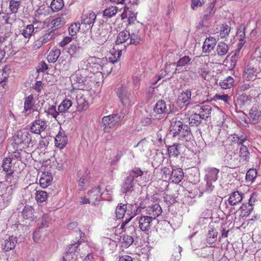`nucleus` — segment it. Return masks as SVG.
I'll return each mask as SVG.
<instances>
[{"instance_id":"4c0bfd02","label":"nucleus","mask_w":261,"mask_h":261,"mask_svg":"<svg viewBox=\"0 0 261 261\" xmlns=\"http://www.w3.org/2000/svg\"><path fill=\"white\" fill-rule=\"evenodd\" d=\"M38 23L33 22V24L27 25L22 31V35L27 39H29L35 31L34 25Z\"/></svg>"},{"instance_id":"338daca9","label":"nucleus","mask_w":261,"mask_h":261,"mask_svg":"<svg viewBox=\"0 0 261 261\" xmlns=\"http://www.w3.org/2000/svg\"><path fill=\"white\" fill-rule=\"evenodd\" d=\"M240 209H241L242 211V212H244V216H248L250 213L252 212V211H253V206L252 205H250L249 204H243L241 207H240Z\"/></svg>"},{"instance_id":"4be33fe9","label":"nucleus","mask_w":261,"mask_h":261,"mask_svg":"<svg viewBox=\"0 0 261 261\" xmlns=\"http://www.w3.org/2000/svg\"><path fill=\"white\" fill-rule=\"evenodd\" d=\"M208 64L204 63L202 64L200 67L197 69V72L199 76L205 80L209 81L211 79L212 76L209 68L207 67Z\"/></svg>"},{"instance_id":"6e6552de","label":"nucleus","mask_w":261,"mask_h":261,"mask_svg":"<svg viewBox=\"0 0 261 261\" xmlns=\"http://www.w3.org/2000/svg\"><path fill=\"white\" fill-rule=\"evenodd\" d=\"M126 110L122 109L120 114H112L105 116L102 119V123L104 125L109 126L110 128L117 125L123 118Z\"/></svg>"},{"instance_id":"774afa93","label":"nucleus","mask_w":261,"mask_h":261,"mask_svg":"<svg viewBox=\"0 0 261 261\" xmlns=\"http://www.w3.org/2000/svg\"><path fill=\"white\" fill-rule=\"evenodd\" d=\"M257 172L254 169H249L246 175V179L248 181H252L256 176Z\"/></svg>"},{"instance_id":"f704fd0d","label":"nucleus","mask_w":261,"mask_h":261,"mask_svg":"<svg viewBox=\"0 0 261 261\" xmlns=\"http://www.w3.org/2000/svg\"><path fill=\"white\" fill-rule=\"evenodd\" d=\"M251 88L250 84H244L239 87L237 89V92L240 94V99L244 101H247L248 100V96L244 95L243 93L244 91L248 90Z\"/></svg>"},{"instance_id":"052dcab7","label":"nucleus","mask_w":261,"mask_h":261,"mask_svg":"<svg viewBox=\"0 0 261 261\" xmlns=\"http://www.w3.org/2000/svg\"><path fill=\"white\" fill-rule=\"evenodd\" d=\"M80 26L81 24L79 22L71 24L69 27L68 29L69 35L71 36H73L76 35L80 29Z\"/></svg>"},{"instance_id":"cd10ccee","label":"nucleus","mask_w":261,"mask_h":261,"mask_svg":"<svg viewBox=\"0 0 261 261\" xmlns=\"http://www.w3.org/2000/svg\"><path fill=\"white\" fill-rule=\"evenodd\" d=\"M17 243L16 237L14 236H9L7 239H6L3 245V249L5 251H9L13 249Z\"/></svg>"},{"instance_id":"bb28decb","label":"nucleus","mask_w":261,"mask_h":261,"mask_svg":"<svg viewBox=\"0 0 261 261\" xmlns=\"http://www.w3.org/2000/svg\"><path fill=\"white\" fill-rule=\"evenodd\" d=\"M56 146L59 148H63L67 144V137L64 132H60L55 139Z\"/></svg>"},{"instance_id":"4d7b16f0","label":"nucleus","mask_w":261,"mask_h":261,"mask_svg":"<svg viewBox=\"0 0 261 261\" xmlns=\"http://www.w3.org/2000/svg\"><path fill=\"white\" fill-rule=\"evenodd\" d=\"M45 113H46L47 116L51 115L52 117L56 119L60 112L57 111L55 106H51L48 109L45 110Z\"/></svg>"},{"instance_id":"a19ab883","label":"nucleus","mask_w":261,"mask_h":261,"mask_svg":"<svg viewBox=\"0 0 261 261\" xmlns=\"http://www.w3.org/2000/svg\"><path fill=\"white\" fill-rule=\"evenodd\" d=\"M121 246L125 248H128L134 242V239L132 236L123 234L120 238Z\"/></svg>"},{"instance_id":"3c124183","label":"nucleus","mask_w":261,"mask_h":261,"mask_svg":"<svg viewBox=\"0 0 261 261\" xmlns=\"http://www.w3.org/2000/svg\"><path fill=\"white\" fill-rule=\"evenodd\" d=\"M63 6V0H53L50 4V8L55 12L59 11Z\"/></svg>"},{"instance_id":"680f3d73","label":"nucleus","mask_w":261,"mask_h":261,"mask_svg":"<svg viewBox=\"0 0 261 261\" xmlns=\"http://www.w3.org/2000/svg\"><path fill=\"white\" fill-rule=\"evenodd\" d=\"M81 243V241L78 240L77 242H74V243L69 245L67 248V255H68L69 254H71L72 253H74L76 251L78 246Z\"/></svg>"},{"instance_id":"ea45409f","label":"nucleus","mask_w":261,"mask_h":261,"mask_svg":"<svg viewBox=\"0 0 261 261\" xmlns=\"http://www.w3.org/2000/svg\"><path fill=\"white\" fill-rule=\"evenodd\" d=\"M219 170L215 168L208 169L206 174V179L209 181H215L218 178Z\"/></svg>"},{"instance_id":"09e8293b","label":"nucleus","mask_w":261,"mask_h":261,"mask_svg":"<svg viewBox=\"0 0 261 261\" xmlns=\"http://www.w3.org/2000/svg\"><path fill=\"white\" fill-rule=\"evenodd\" d=\"M245 28L244 25H241L237 31V36L238 37L240 40V44L242 46L244 44L245 38Z\"/></svg>"},{"instance_id":"0e129e2a","label":"nucleus","mask_w":261,"mask_h":261,"mask_svg":"<svg viewBox=\"0 0 261 261\" xmlns=\"http://www.w3.org/2000/svg\"><path fill=\"white\" fill-rule=\"evenodd\" d=\"M20 6V2L11 0L9 3V8L12 13H16Z\"/></svg>"},{"instance_id":"473e14b6","label":"nucleus","mask_w":261,"mask_h":261,"mask_svg":"<svg viewBox=\"0 0 261 261\" xmlns=\"http://www.w3.org/2000/svg\"><path fill=\"white\" fill-rule=\"evenodd\" d=\"M203 119L196 112L192 114L189 118V123L191 126H199Z\"/></svg>"},{"instance_id":"69168bd1","label":"nucleus","mask_w":261,"mask_h":261,"mask_svg":"<svg viewBox=\"0 0 261 261\" xmlns=\"http://www.w3.org/2000/svg\"><path fill=\"white\" fill-rule=\"evenodd\" d=\"M50 177L45 176L39 179L40 185L43 188H45L51 184Z\"/></svg>"},{"instance_id":"58836bf2","label":"nucleus","mask_w":261,"mask_h":261,"mask_svg":"<svg viewBox=\"0 0 261 261\" xmlns=\"http://www.w3.org/2000/svg\"><path fill=\"white\" fill-rule=\"evenodd\" d=\"M182 248L177 245H175L172 250V255L171 257V261H178L181 258V252Z\"/></svg>"},{"instance_id":"423d86ee","label":"nucleus","mask_w":261,"mask_h":261,"mask_svg":"<svg viewBox=\"0 0 261 261\" xmlns=\"http://www.w3.org/2000/svg\"><path fill=\"white\" fill-rule=\"evenodd\" d=\"M90 60L92 64V73L99 72L100 73L105 72H110L109 69H107L110 65V63L107 61L106 58H98L95 57H92Z\"/></svg>"},{"instance_id":"5fc2aeb1","label":"nucleus","mask_w":261,"mask_h":261,"mask_svg":"<svg viewBox=\"0 0 261 261\" xmlns=\"http://www.w3.org/2000/svg\"><path fill=\"white\" fill-rule=\"evenodd\" d=\"M117 12V8L115 6H111L106 8L103 12V15L108 18H111L115 15Z\"/></svg>"},{"instance_id":"79ce46f5","label":"nucleus","mask_w":261,"mask_h":261,"mask_svg":"<svg viewBox=\"0 0 261 261\" xmlns=\"http://www.w3.org/2000/svg\"><path fill=\"white\" fill-rule=\"evenodd\" d=\"M180 146L179 144H174L168 147V151L169 156L176 157L180 153Z\"/></svg>"},{"instance_id":"2f4dec72","label":"nucleus","mask_w":261,"mask_h":261,"mask_svg":"<svg viewBox=\"0 0 261 261\" xmlns=\"http://www.w3.org/2000/svg\"><path fill=\"white\" fill-rule=\"evenodd\" d=\"M122 55V50L119 49L118 48H117V50L116 49H114V50L112 52L111 56L109 57L110 65L109 66V70L110 72L112 70L111 64L114 63L119 61L120 60V57Z\"/></svg>"},{"instance_id":"c756f323","label":"nucleus","mask_w":261,"mask_h":261,"mask_svg":"<svg viewBox=\"0 0 261 261\" xmlns=\"http://www.w3.org/2000/svg\"><path fill=\"white\" fill-rule=\"evenodd\" d=\"M184 173L181 168H176L172 170L170 179L172 182L179 183L183 178Z\"/></svg>"},{"instance_id":"412c9836","label":"nucleus","mask_w":261,"mask_h":261,"mask_svg":"<svg viewBox=\"0 0 261 261\" xmlns=\"http://www.w3.org/2000/svg\"><path fill=\"white\" fill-rule=\"evenodd\" d=\"M191 63V58L189 56H185L181 58L176 63H174L172 64V66H176L174 73L180 72L182 70V68Z\"/></svg>"},{"instance_id":"6ab92c4d","label":"nucleus","mask_w":261,"mask_h":261,"mask_svg":"<svg viewBox=\"0 0 261 261\" xmlns=\"http://www.w3.org/2000/svg\"><path fill=\"white\" fill-rule=\"evenodd\" d=\"M194 111L196 112L203 119H206L210 116L212 112V107L210 105H196L193 107Z\"/></svg>"},{"instance_id":"c9c22d12","label":"nucleus","mask_w":261,"mask_h":261,"mask_svg":"<svg viewBox=\"0 0 261 261\" xmlns=\"http://www.w3.org/2000/svg\"><path fill=\"white\" fill-rule=\"evenodd\" d=\"M130 33L126 30L121 32L116 39V45H119L125 42L130 37Z\"/></svg>"},{"instance_id":"aec40b11","label":"nucleus","mask_w":261,"mask_h":261,"mask_svg":"<svg viewBox=\"0 0 261 261\" xmlns=\"http://www.w3.org/2000/svg\"><path fill=\"white\" fill-rule=\"evenodd\" d=\"M128 210L130 211V215L128 218H125V220L122 223L121 228L124 229L125 225L137 215L141 212V208H139V205L136 204H128Z\"/></svg>"},{"instance_id":"f03ea898","label":"nucleus","mask_w":261,"mask_h":261,"mask_svg":"<svg viewBox=\"0 0 261 261\" xmlns=\"http://www.w3.org/2000/svg\"><path fill=\"white\" fill-rule=\"evenodd\" d=\"M33 141L31 134L26 130L17 131L13 137L12 145L17 150L22 149L33 147Z\"/></svg>"},{"instance_id":"49530a36","label":"nucleus","mask_w":261,"mask_h":261,"mask_svg":"<svg viewBox=\"0 0 261 261\" xmlns=\"http://www.w3.org/2000/svg\"><path fill=\"white\" fill-rule=\"evenodd\" d=\"M247 140V137L245 134H234L232 137V142L238 145H243V143Z\"/></svg>"},{"instance_id":"b1692460","label":"nucleus","mask_w":261,"mask_h":261,"mask_svg":"<svg viewBox=\"0 0 261 261\" xmlns=\"http://www.w3.org/2000/svg\"><path fill=\"white\" fill-rule=\"evenodd\" d=\"M154 112L158 114L169 113V109H168L165 102L164 100H159L156 102L154 108Z\"/></svg>"},{"instance_id":"9d476101","label":"nucleus","mask_w":261,"mask_h":261,"mask_svg":"<svg viewBox=\"0 0 261 261\" xmlns=\"http://www.w3.org/2000/svg\"><path fill=\"white\" fill-rule=\"evenodd\" d=\"M34 118H36V119L31 123L30 130L33 134H40L46 128L47 122L40 118V114L37 117H34Z\"/></svg>"},{"instance_id":"de8ad7c7","label":"nucleus","mask_w":261,"mask_h":261,"mask_svg":"<svg viewBox=\"0 0 261 261\" xmlns=\"http://www.w3.org/2000/svg\"><path fill=\"white\" fill-rule=\"evenodd\" d=\"M48 195L47 193L44 191L38 190L35 193V199L37 202H43L46 200Z\"/></svg>"},{"instance_id":"1a4fd4ad","label":"nucleus","mask_w":261,"mask_h":261,"mask_svg":"<svg viewBox=\"0 0 261 261\" xmlns=\"http://www.w3.org/2000/svg\"><path fill=\"white\" fill-rule=\"evenodd\" d=\"M70 98L73 101H75L77 109L79 111L86 110L88 107V102L84 97V94L79 90L70 91Z\"/></svg>"},{"instance_id":"a211bd4d","label":"nucleus","mask_w":261,"mask_h":261,"mask_svg":"<svg viewBox=\"0 0 261 261\" xmlns=\"http://www.w3.org/2000/svg\"><path fill=\"white\" fill-rule=\"evenodd\" d=\"M144 211H146L147 216L154 220L162 214V210L158 203H155L151 206H148Z\"/></svg>"},{"instance_id":"7c9ffc66","label":"nucleus","mask_w":261,"mask_h":261,"mask_svg":"<svg viewBox=\"0 0 261 261\" xmlns=\"http://www.w3.org/2000/svg\"><path fill=\"white\" fill-rule=\"evenodd\" d=\"M61 55V50L57 47H54L48 53L47 60L49 63H55Z\"/></svg>"},{"instance_id":"0eeeda50","label":"nucleus","mask_w":261,"mask_h":261,"mask_svg":"<svg viewBox=\"0 0 261 261\" xmlns=\"http://www.w3.org/2000/svg\"><path fill=\"white\" fill-rule=\"evenodd\" d=\"M109 29L102 25L97 30L91 31V38L99 44H103L109 37Z\"/></svg>"},{"instance_id":"dca6fc26","label":"nucleus","mask_w":261,"mask_h":261,"mask_svg":"<svg viewBox=\"0 0 261 261\" xmlns=\"http://www.w3.org/2000/svg\"><path fill=\"white\" fill-rule=\"evenodd\" d=\"M136 223L138 224V227L144 232L149 231L152 225L153 220L147 216H141L137 217L135 219Z\"/></svg>"},{"instance_id":"e2e57ef3","label":"nucleus","mask_w":261,"mask_h":261,"mask_svg":"<svg viewBox=\"0 0 261 261\" xmlns=\"http://www.w3.org/2000/svg\"><path fill=\"white\" fill-rule=\"evenodd\" d=\"M81 243V241L78 240L77 242H74V243L69 245L67 248V255H68L69 254H71L72 253H74L76 251L78 246Z\"/></svg>"},{"instance_id":"bf43d9fd","label":"nucleus","mask_w":261,"mask_h":261,"mask_svg":"<svg viewBox=\"0 0 261 261\" xmlns=\"http://www.w3.org/2000/svg\"><path fill=\"white\" fill-rule=\"evenodd\" d=\"M52 25L55 28V29L57 30L58 28L61 27L65 23V20L63 17H59L52 21Z\"/></svg>"},{"instance_id":"13d9d810","label":"nucleus","mask_w":261,"mask_h":261,"mask_svg":"<svg viewBox=\"0 0 261 261\" xmlns=\"http://www.w3.org/2000/svg\"><path fill=\"white\" fill-rule=\"evenodd\" d=\"M250 153L247 148V147L242 145L240 149V156L244 160L246 161L249 158Z\"/></svg>"},{"instance_id":"603ef678","label":"nucleus","mask_w":261,"mask_h":261,"mask_svg":"<svg viewBox=\"0 0 261 261\" xmlns=\"http://www.w3.org/2000/svg\"><path fill=\"white\" fill-rule=\"evenodd\" d=\"M230 31V28L229 25L226 24H223L220 29L219 37L221 38H224L227 37Z\"/></svg>"},{"instance_id":"c03bdc74","label":"nucleus","mask_w":261,"mask_h":261,"mask_svg":"<svg viewBox=\"0 0 261 261\" xmlns=\"http://www.w3.org/2000/svg\"><path fill=\"white\" fill-rule=\"evenodd\" d=\"M191 97V91L190 89H187L182 91L178 97V100L182 103H186Z\"/></svg>"},{"instance_id":"f257e3e1","label":"nucleus","mask_w":261,"mask_h":261,"mask_svg":"<svg viewBox=\"0 0 261 261\" xmlns=\"http://www.w3.org/2000/svg\"><path fill=\"white\" fill-rule=\"evenodd\" d=\"M144 172L139 168L135 167L129 172L128 176L126 177L121 188V192L123 193L132 190L134 185V180L140 186H145L146 180H142L141 179L144 177Z\"/></svg>"},{"instance_id":"39448f33","label":"nucleus","mask_w":261,"mask_h":261,"mask_svg":"<svg viewBox=\"0 0 261 261\" xmlns=\"http://www.w3.org/2000/svg\"><path fill=\"white\" fill-rule=\"evenodd\" d=\"M15 187L13 184L6 187L2 183L0 184V210L4 209L9 204Z\"/></svg>"},{"instance_id":"7ed1b4c3","label":"nucleus","mask_w":261,"mask_h":261,"mask_svg":"<svg viewBox=\"0 0 261 261\" xmlns=\"http://www.w3.org/2000/svg\"><path fill=\"white\" fill-rule=\"evenodd\" d=\"M37 100L31 94L24 99V107L22 112L25 117L33 119L34 117L39 116L40 106Z\"/></svg>"},{"instance_id":"c85d7f7f","label":"nucleus","mask_w":261,"mask_h":261,"mask_svg":"<svg viewBox=\"0 0 261 261\" xmlns=\"http://www.w3.org/2000/svg\"><path fill=\"white\" fill-rule=\"evenodd\" d=\"M243 195L241 192L235 191L231 193L228 199V202L231 205H235L240 203L243 199Z\"/></svg>"},{"instance_id":"f8f14e48","label":"nucleus","mask_w":261,"mask_h":261,"mask_svg":"<svg viewBox=\"0 0 261 261\" xmlns=\"http://www.w3.org/2000/svg\"><path fill=\"white\" fill-rule=\"evenodd\" d=\"M12 166V160L11 158H6L4 159L3 168L4 170L6 172L10 171L9 173H6V180L7 182L10 184H13L14 186L15 185L17 179L16 178H13V172L11 170V167Z\"/></svg>"},{"instance_id":"37998d69","label":"nucleus","mask_w":261,"mask_h":261,"mask_svg":"<svg viewBox=\"0 0 261 261\" xmlns=\"http://www.w3.org/2000/svg\"><path fill=\"white\" fill-rule=\"evenodd\" d=\"M250 119L253 123L258 122L261 118V111L257 109H251L249 112Z\"/></svg>"},{"instance_id":"5701e85b","label":"nucleus","mask_w":261,"mask_h":261,"mask_svg":"<svg viewBox=\"0 0 261 261\" xmlns=\"http://www.w3.org/2000/svg\"><path fill=\"white\" fill-rule=\"evenodd\" d=\"M73 103H74V102L72 98H70V94H69L59 106L58 111L60 113H64L67 111Z\"/></svg>"},{"instance_id":"a878e982","label":"nucleus","mask_w":261,"mask_h":261,"mask_svg":"<svg viewBox=\"0 0 261 261\" xmlns=\"http://www.w3.org/2000/svg\"><path fill=\"white\" fill-rule=\"evenodd\" d=\"M256 70V69L253 66L250 65H248L244 71V78L248 81H253L255 80L257 76Z\"/></svg>"},{"instance_id":"864d4df0","label":"nucleus","mask_w":261,"mask_h":261,"mask_svg":"<svg viewBox=\"0 0 261 261\" xmlns=\"http://www.w3.org/2000/svg\"><path fill=\"white\" fill-rule=\"evenodd\" d=\"M125 204H122L120 203L116 207V217L117 219H122L125 215Z\"/></svg>"},{"instance_id":"e433bc0d","label":"nucleus","mask_w":261,"mask_h":261,"mask_svg":"<svg viewBox=\"0 0 261 261\" xmlns=\"http://www.w3.org/2000/svg\"><path fill=\"white\" fill-rule=\"evenodd\" d=\"M234 85V80L231 76H228L219 83L220 87L224 89H230Z\"/></svg>"},{"instance_id":"2eb2a0df","label":"nucleus","mask_w":261,"mask_h":261,"mask_svg":"<svg viewBox=\"0 0 261 261\" xmlns=\"http://www.w3.org/2000/svg\"><path fill=\"white\" fill-rule=\"evenodd\" d=\"M103 187L102 184L99 185L97 187L92 188L88 192V196L90 200L93 204H95L96 201H99L101 199H106L105 194L101 193V190Z\"/></svg>"},{"instance_id":"6e6d98bb","label":"nucleus","mask_w":261,"mask_h":261,"mask_svg":"<svg viewBox=\"0 0 261 261\" xmlns=\"http://www.w3.org/2000/svg\"><path fill=\"white\" fill-rule=\"evenodd\" d=\"M212 230H210L207 235L206 241L207 242L211 244L213 243L216 240L217 232L211 228Z\"/></svg>"},{"instance_id":"ddd939ff","label":"nucleus","mask_w":261,"mask_h":261,"mask_svg":"<svg viewBox=\"0 0 261 261\" xmlns=\"http://www.w3.org/2000/svg\"><path fill=\"white\" fill-rule=\"evenodd\" d=\"M96 17V15L93 12H86L81 16L80 24L84 27L87 30L91 29L95 21Z\"/></svg>"},{"instance_id":"f3484780","label":"nucleus","mask_w":261,"mask_h":261,"mask_svg":"<svg viewBox=\"0 0 261 261\" xmlns=\"http://www.w3.org/2000/svg\"><path fill=\"white\" fill-rule=\"evenodd\" d=\"M92 57H89L87 59H84L81 61L79 66V73H82L84 75L90 76L92 72V64L89 61H91Z\"/></svg>"},{"instance_id":"20e7f679","label":"nucleus","mask_w":261,"mask_h":261,"mask_svg":"<svg viewBox=\"0 0 261 261\" xmlns=\"http://www.w3.org/2000/svg\"><path fill=\"white\" fill-rule=\"evenodd\" d=\"M170 131L174 137L177 136L179 140L187 141L190 139V128L188 125L183 124L180 121L172 122L170 126Z\"/></svg>"},{"instance_id":"8fccbe9b","label":"nucleus","mask_w":261,"mask_h":261,"mask_svg":"<svg viewBox=\"0 0 261 261\" xmlns=\"http://www.w3.org/2000/svg\"><path fill=\"white\" fill-rule=\"evenodd\" d=\"M57 34V31L56 29L51 30L45 34L43 36L41 37L42 40L46 43L50 40H51L55 38Z\"/></svg>"},{"instance_id":"393cba45","label":"nucleus","mask_w":261,"mask_h":261,"mask_svg":"<svg viewBox=\"0 0 261 261\" xmlns=\"http://www.w3.org/2000/svg\"><path fill=\"white\" fill-rule=\"evenodd\" d=\"M216 42V39L214 37L206 38L202 46L203 52L208 53L214 49Z\"/></svg>"},{"instance_id":"4468645a","label":"nucleus","mask_w":261,"mask_h":261,"mask_svg":"<svg viewBox=\"0 0 261 261\" xmlns=\"http://www.w3.org/2000/svg\"><path fill=\"white\" fill-rule=\"evenodd\" d=\"M88 75H84L82 73H79L78 70L76 73L71 76V82L75 89L84 90L85 88L86 78Z\"/></svg>"},{"instance_id":"9b49d317","label":"nucleus","mask_w":261,"mask_h":261,"mask_svg":"<svg viewBox=\"0 0 261 261\" xmlns=\"http://www.w3.org/2000/svg\"><path fill=\"white\" fill-rule=\"evenodd\" d=\"M117 95L124 107H128L132 104L131 94L125 87L118 88L117 91Z\"/></svg>"},{"instance_id":"a18cd8bd","label":"nucleus","mask_w":261,"mask_h":261,"mask_svg":"<svg viewBox=\"0 0 261 261\" xmlns=\"http://www.w3.org/2000/svg\"><path fill=\"white\" fill-rule=\"evenodd\" d=\"M241 56V54L240 53V48H239L235 50V52L232 54L230 57V66L229 67V68L231 69L234 68L236 65L238 59L240 58Z\"/></svg>"},{"instance_id":"72a5a7b5","label":"nucleus","mask_w":261,"mask_h":261,"mask_svg":"<svg viewBox=\"0 0 261 261\" xmlns=\"http://www.w3.org/2000/svg\"><path fill=\"white\" fill-rule=\"evenodd\" d=\"M228 51V46L224 42H220L217 46L216 53L220 57H223L226 55Z\"/></svg>"}]
</instances>
